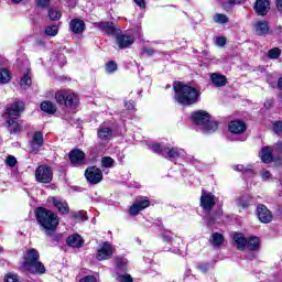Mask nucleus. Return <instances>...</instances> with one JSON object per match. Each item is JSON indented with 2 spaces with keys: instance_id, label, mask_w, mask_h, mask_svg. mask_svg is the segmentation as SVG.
Wrapping results in <instances>:
<instances>
[{
  "instance_id": "1",
  "label": "nucleus",
  "mask_w": 282,
  "mask_h": 282,
  "mask_svg": "<svg viewBox=\"0 0 282 282\" xmlns=\"http://www.w3.org/2000/svg\"><path fill=\"white\" fill-rule=\"evenodd\" d=\"M35 217L42 230H44L46 237H51L52 241H61L63 236L61 234H56L59 219L58 216L54 214V212L39 207L35 210Z\"/></svg>"
},
{
  "instance_id": "2",
  "label": "nucleus",
  "mask_w": 282,
  "mask_h": 282,
  "mask_svg": "<svg viewBox=\"0 0 282 282\" xmlns=\"http://www.w3.org/2000/svg\"><path fill=\"white\" fill-rule=\"evenodd\" d=\"M173 89L175 91L174 100L184 107L195 105V102H197L199 99V93L197 89L188 85H184L183 83L175 82L173 84Z\"/></svg>"
},
{
  "instance_id": "3",
  "label": "nucleus",
  "mask_w": 282,
  "mask_h": 282,
  "mask_svg": "<svg viewBox=\"0 0 282 282\" xmlns=\"http://www.w3.org/2000/svg\"><path fill=\"white\" fill-rule=\"evenodd\" d=\"M41 254L36 249H28L24 254V261L22 262V270L30 274H45L46 269L43 262L39 261Z\"/></svg>"
},
{
  "instance_id": "4",
  "label": "nucleus",
  "mask_w": 282,
  "mask_h": 282,
  "mask_svg": "<svg viewBox=\"0 0 282 282\" xmlns=\"http://www.w3.org/2000/svg\"><path fill=\"white\" fill-rule=\"evenodd\" d=\"M193 122L202 127L203 133H214L219 129L217 121L210 120V115L204 110H198L192 115Z\"/></svg>"
},
{
  "instance_id": "5",
  "label": "nucleus",
  "mask_w": 282,
  "mask_h": 282,
  "mask_svg": "<svg viewBox=\"0 0 282 282\" xmlns=\"http://www.w3.org/2000/svg\"><path fill=\"white\" fill-rule=\"evenodd\" d=\"M55 100L57 105H64V107H68L69 109H76L80 104V98L76 93L62 90L55 94Z\"/></svg>"
},
{
  "instance_id": "6",
  "label": "nucleus",
  "mask_w": 282,
  "mask_h": 282,
  "mask_svg": "<svg viewBox=\"0 0 282 282\" xmlns=\"http://www.w3.org/2000/svg\"><path fill=\"white\" fill-rule=\"evenodd\" d=\"M152 151L159 155H163L167 160H176L180 158L184 151L177 150V148H166L160 143L152 144Z\"/></svg>"
},
{
  "instance_id": "7",
  "label": "nucleus",
  "mask_w": 282,
  "mask_h": 282,
  "mask_svg": "<svg viewBox=\"0 0 282 282\" xmlns=\"http://www.w3.org/2000/svg\"><path fill=\"white\" fill-rule=\"evenodd\" d=\"M54 177V172H52V167L47 165H40L35 170V180L40 182V184H50Z\"/></svg>"
},
{
  "instance_id": "8",
  "label": "nucleus",
  "mask_w": 282,
  "mask_h": 282,
  "mask_svg": "<svg viewBox=\"0 0 282 282\" xmlns=\"http://www.w3.org/2000/svg\"><path fill=\"white\" fill-rule=\"evenodd\" d=\"M22 111H25V104L23 101H13L7 106L3 118H21Z\"/></svg>"
},
{
  "instance_id": "9",
  "label": "nucleus",
  "mask_w": 282,
  "mask_h": 282,
  "mask_svg": "<svg viewBox=\"0 0 282 282\" xmlns=\"http://www.w3.org/2000/svg\"><path fill=\"white\" fill-rule=\"evenodd\" d=\"M111 257H113V246L109 241L99 245L96 253L97 261H107Z\"/></svg>"
},
{
  "instance_id": "10",
  "label": "nucleus",
  "mask_w": 282,
  "mask_h": 282,
  "mask_svg": "<svg viewBox=\"0 0 282 282\" xmlns=\"http://www.w3.org/2000/svg\"><path fill=\"white\" fill-rule=\"evenodd\" d=\"M85 177L90 184H100L102 182V171L96 166L88 167Z\"/></svg>"
},
{
  "instance_id": "11",
  "label": "nucleus",
  "mask_w": 282,
  "mask_h": 282,
  "mask_svg": "<svg viewBox=\"0 0 282 282\" xmlns=\"http://www.w3.org/2000/svg\"><path fill=\"white\" fill-rule=\"evenodd\" d=\"M257 215L261 224H270L273 219L272 212H270L265 205H258Z\"/></svg>"
},
{
  "instance_id": "12",
  "label": "nucleus",
  "mask_w": 282,
  "mask_h": 282,
  "mask_svg": "<svg viewBox=\"0 0 282 282\" xmlns=\"http://www.w3.org/2000/svg\"><path fill=\"white\" fill-rule=\"evenodd\" d=\"M200 206L204 210H213V207L215 206V195L203 191L200 196Z\"/></svg>"
},
{
  "instance_id": "13",
  "label": "nucleus",
  "mask_w": 282,
  "mask_h": 282,
  "mask_svg": "<svg viewBox=\"0 0 282 282\" xmlns=\"http://www.w3.org/2000/svg\"><path fill=\"white\" fill-rule=\"evenodd\" d=\"M151 206V202L149 199L144 200H137L129 209V215L131 217H135L137 215L140 214V212L144 210V208H149Z\"/></svg>"
},
{
  "instance_id": "14",
  "label": "nucleus",
  "mask_w": 282,
  "mask_h": 282,
  "mask_svg": "<svg viewBox=\"0 0 282 282\" xmlns=\"http://www.w3.org/2000/svg\"><path fill=\"white\" fill-rule=\"evenodd\" d=\"M4 126L9 133H21L22 126L19 123V118H4Z\"/></svg>"
},
{
  "instance_id": "15",
  "label": "nucleus",
  "mask_w": 282,
  "mask_h": 282,
  "mask_svg": "<svg viewBox=\"0 0 282 282\" xmlns=\"http://www.w3.org/2000/svg\"><path fill=\"white\" fill-rule=\"evenodd\" d=\"M134 41H135V39L129 34L117 35V44L120 47V50L131 47V45H133Z\"/></svg>"
},
{
  "instance_id": "16",
  "label": "nucleus",
  "mask_w": 282,
  "mask_h": 282,
  "mask_svg": "<svg viewBox=\"0 0 282 282\" xmlns=\"http://www.w3.org/2000/svg\"><path fill=\"white\" fill-rule=\"evenodd\" d=\"M231 239L237 250H246L248 248V239H246L243 234L235 232L231 235Z\"/></svg>"
},
{
  "instance_id": "17",
  "label": "nucleus",
  "mask_w": 282,
  "mask_h": 282,
  "mask_svg": "<svg viewBox=\"0 0 282 282\" xmlns=\"http://www.w3.org/2000/svg\"><path fill=\"white\" fill-rule=\"evenodd\" d=\"M254 10L259 17H265L270 12V0H257Z\"/></svg>"
},
{
  "instance_id": "18",
  "label": "nucleus",
  "mask_w": 282,
  "mask_h": 282,
  "mask_svg": "<svg viewBox=\"0 0 282 282\" xmlns=\"http://www.w3.org/2000/svg\"><path fill=\"white\" fill-rule=\"evenodd\" d=\"M85 152H83L79 149L73 150L69 153V160L72 164H75V166H78L80 164H85Z\"/></svg>"
},
{
  "instance_id": "19",
  "label": "nucleus",
  "mask_w": 282,
  "mask_h": 282,
  "mask_svg": "<svg viewBox=\"0 0 282 282\" xmlns=\"http://www.w3.org/2000/svg\"><path fill=\"white\" fill-rule=\"evenodd\" d=\"M41 147H43V133L35 132L30 142L31 153H39Z\"/></svg>"
},
{
  "instance_id": "20",
  "label": "nucleus",
  "mask_w": 282,
  "mask_h": 282,
  "mask_svg": "<svg viewBox=\"0 0 282 282\" xmlns=\"http://www.w3.org/2000/svg\"><path fill=\"white\" fill-rule=\"evenodd\" d=\"M51 202L62 215H67V213H69V206L67 205V202L63 200V198L52 197Z\"/></svg>"
},
{
  "instance_id": "21",
  "label": "nucleus",
  "mask_w": 282,
  "mask_h": 282,
  "mask_svg": "<svg viewBox=\"0 0 282 282\" xmlns=\"http://www.w3.org/2000/svg\"><path fill=\"white\" fill-rule=\"evenodd\" d=\"M66 243L67 246H69V248H83V246L85 245V240H83V237H80V235L73 234L67 238Z\"/></svg>"
},
{
  "instance_id": "22",
  "label": "nucleus",
  "mask_w": 282,
  "mask_h": 282,
  "mask_svg": "<svg viewBox=\"0 0 282 282\" xmlns=\"http://www.w3.org/2000/svg\"><path fill=\"white\" fill-rule=\"evenodd\" d=\"M69 29L74 34H83V32H85V21L80 19H73L69 22Z\"/></svg>"
},
{
  "instance_id": "23",
  "label": "nucleus",
  "mask_w": 282,
  "mask_h": 282,
  "mask_svg": "<svg viewBox=\"0 0 282 282\" xmlns=\"http://www.w3.org/2000/svg\"><path fill=\"white\" fill-rule=\"evenodd\" d=\"M97 135H98L99 140L107 142V141L111 140V138H113V130H111V128H109V127L101 126V127H99V129L97 131Z\"/></svg>"
},
{
  "instance_id": "24",
  "label": "nucleus",
  "mask_w": 282,
  "mask_h": 282,
  "mask_svg": "<svg viewBox=\"0 0 282 282\" xmlns=\"http://www.w3.org/2000/svg\"><path fill=\"white\" fill-rule=\"evenodd\" d=\"M210 80L214 85V87H226L228 79L226 76L218 74V73H213L210 75Z\"/></svg>"
},
{
  "instance_id": "25",
  "label": "nucleus",
  "mask_w": 282,
  "mask_h": 282,
  "mask_svg": "<svg viewBox=\"0 0 282 282\" xmlns=\"http://www.w3.org/2000/svg\"><path fill=\"white\" fill-rule=\"evenodd\" d=\"M230 133H243L246 131V123L243 121H231L229 123Z\"/></svg>"
},
{
  "instance_id": "26",
  "label": "nucleus",
  "mask_w": 282,
  "mask_h": 282,
  "mask_svg": "<svg viewBox=\"0 0 282 282\" xmlns=\"http://www.w3.org/2000/svg\"><path fill=\"white\" fill-rule=\"evenodd\" d=\"M254 30L258 36H263V34H268V32H270V26L268 25V22L261 21L256 23Z\"/></svg>"
},
{
  "instance_id": "27",
  "label": "nucleus",
  "mask_w": 282,
  "mask_h": 282,
  "mask_svg": "<svg viewBox=\"0 0 282 282\" xmlns=\"http://www.w3.org/2000/svg\"><path fill=\"white\" fill-rule=\"evenodd\" d=\"M97 28H99L101 32H106V34H113L116 32L113 22H99L97 23Z\"/></svg>"
},
{
  "instance_id": "28",
  "label": "nucleus",
  "mask_w": 282,
  "mask_h": 282,
  "mask_svg": "<svg viewBox=\"0 0 282 282\" xmlns=\"http://www.w3.org/2000/svg\"><path fill=\"white\" fill-rule=\"evenodd\" d=\"M12 80V73L8 68H0V85H8Z\"/></svg>"
},
{
  "instance_id": "29",
  "label": "nucleus",
  "mask_w": 282,
  "mask_h": 282,
  "mask_svg": "<svg viewBox=\"0 0 282 282\" xmlns=\"http://www.w3.org/2000/svg\"><path fill=\"white\" fill-rule=\"evenodd\" d=\"M224 241H225L224 235L219 232L213 234L209 239V243H212V246H215V247L224 246Z\"/></svg>"
},
{
  "instance_id": "30",
  "label": "nucleus",
  "mask_w": 282,
  "mask_h": 282,
  "mask_svg": "<svg viewBox=\"0 0 282 282\" xmlns=\"http://www.w3.org/2000/svg\"><path fill=\"white\" fill-rule=\"evenodd\" d=\"M40 107L45 113H56V104L52 101H43Z\"/></svg>"
},
{
  "instance_id": "31",
  "label": "nucleus",
  "mask_w": 282,
  "mask_h": 282,
  "mask_svg": "<svg viewBox=\"0 0 282 282\" xmlns=\"http://www.w3.org/2000/svg\"><path fill=\"white\" fill-rule=\"evenodd\" d=\"M260 158H261L262 162H264V164H270V162H272V149L262 148Z\"/></svg>"
},
{
  "instance_id": "32",
  "label": "nucleus",
  "mask_w": 282,
  "mask_h": 282,
  "mask_svg": "<svg viewBox=\"0 0 282 282\" xmlns=\"http://www.w3.org/2000/svg\"><path fill=\"white\" fill-rule=\"evenodd\" d=\"M116 164V161L111 159L110 156H104L101 158V166L102 169H111Z\"/></svg>"
},
{
  "instance_id": "33",
  "label": "nucleus",
  "mask_w": 282,
  "mask_h": 282,
  "mask_svg": "<svg viewBox=\"0 0 282 282\" xmlns=\"http://www.w3.org/2000/svg\"><path fill=\"white\" fill-rule=\"evenodd\" d=\"M247 247L251 250H257L259 248V237H251L247 240Z\"/></svg>"
},
{
  "instance_id": "34",
  "label": "nucleus",
  "mask_w": 282,
  "mask_h": 282,
  "mask_svg": "<svg viewBox=\"0 0 282 282\" xmlns=\"http://www.w3.org/2000/svg\"><path fill=\"white\" fill-rule=\"evenodd\" d=\"M32 85V77H30L29 74H24L22 78L20 79V86L21 87H30Z\"/></svg>"
},
{
  "instance_id": "35",
  "label": "nucleus",
  "mask_w": 282,
  "mask_h": 282,
  "mask_svg": "<svg viewBox=\"0 0 282 282\" xmlns=\"http://www.w3.org/2000/svg\"><path fill=\"white\" fill-rule=\"evenodd\" d=\"M45 34L47 36H56V34H58V26L57 25L46 26Z\"/></svg>"
},
{
  "instance_id": "36",
  "label": "nucleus",
  "mask_w": 282,
  "mask_h": 282,
  "mask_svg": "<svg viewBox=\"0 0 282 282\" xmlns=\"http://www.w3.org/2000/svg\"><path fill=\"white\" fill-rule=\"evenodd\" d=\"M48 18L51 19V21H58V19H61V11H58L57 9H51L48 11Z\"/></svg>"
},
{
  "instance_id": "37",
  "label": "nucleus",
  "mask_w": 282,
  "mask_h": 282,
  "mask_svg": "<svg viewBox=\"0 0 282 282\" xmlns=\"http://www.w3.org/2000/svg\"><path fill=\"white\" fill-rule=\"evenodd\" d=\"M269 58L276 59L281 56V50L279 47L271 48L268 53Z\"/></svg>"
},
{
  "instance_id": "38",
  "label": "nucleus",
  "mask_w": 282,
  "mask_h": 282,
  "mask_svg": "<svg viewBox=\"0 0 282 282\" xmlns=\"http://www.w3.org/2000/svg\"><path fill=\"white\" fill-rule=\"evenodd\" d=\"M235 171H240L242 173H254V171L252 170V166H250V165L245 166L241 164L236 165Z\"/></svg>"
},
{
  "instance_id": "39",
  "label": "nucleus",
  "mask_w": 282,
  "mask_h": 282,
  "mask_svg": "<svg viewBox=\"0 0 282 282\" xmlns=\"http://www.w3.org/2000/svg\"><path fill=\"white\" fill-rule=\"evenodd\" d=\"M4 282H19V275L13 272H9L4 276Z\"/></svg>"
},
{
  "instance_id": "40",
  "label": "nucleus",
  "mask_w": 282,
  "mask_h": 282,
  "mask_svg": "<svg viewBox=\"0 0 282 282\" xmlns=\"http://www.w3.org/2000/svg\"><path fill=\"white\" fill-rule=\"evenodd\" d=\"M215 23H228V17L226 14L218 13L214 17Z\"/></svg>"
},
{
  "instance_id": "41",
  "label": "nucleus",
  "mask_w": 282,
  "mask_h": 282,
  "mask_svg": "<svg viewBox=\"0 0 282 282\" xmlns=\"http://www.w3.org/2000/svg\"><path fill=\"white\" fill-rule=\"evenodd\" d=\"M237 205L240 208H248V206H250V199L246 198V197H240L237 202Z\"/></svg>"
},
{
  "instance_id": "42",
  "label": "nucleus",
  "mask_w": 282,
  "mask_h": 282,
  "mask_svg": "<svg viewBox=\"0 0 282 282\" xmlns=\"http://www.w3.org/2000/svg\"><path fill=\"white\" fill-rule=\"evenodd\" d=\"M116 69H118V64H116L115 62H109L106 65V72H108V74H113V72H116Z\"/></svg>"
},
{
  "instance_id": "43",
  "label": "nucleus",
  "mask_w": 282,
  "mask_h": 282,
  "mask_svg": "<svg viewBox=\"0 0 282 282\" xmlns=\"http://www.w3.org/2000/svg\"><path fill=\"white\" fill-rule=\"evenodd\" d=\"M124 265H127V260L123 258L116 259V267L118 270H124Z\"/></svg>"
},
{
  "instance_id": "44",
  "label": "nucleus",
  "mask_w": 282,
  "mask_h": 282,
  "mask_svg": "<svg viewBox=\"0 0 282 282\" xmlns=\"http://www.w3.org/2000/svg\"><path fill=\"white\" fill-rule=\"evenodd\" d=\"M119 282H133V278L130 274L117 275Z\"/></svg>"
},
{
  "instance_id": "45",
  "label": "nucleus",
  "mask_w": 282,
  "mask_h": 282,
  "mask_svg": "<svg viewBox=\"0 0 282 282\" xmlns=\"http://www.w3.org/2000/svg\"><path fill=\"white\" fill-rule=\"evenodd\" d=\"M273 131L274 133H276L278 135H281L282 133V122L278 121L273 124Z\"/></svg>"
},
{
  "instance_id": "46",
  "label": "nucleus",
  "mask_w": 282,
  "mask_h": 282,
  "mask_svg": "<svg viewBox=\"0 0 282 282\" xmlns=\"http://www.w3.org/2000/svg\"><path fill=\"white\" fill-rule=\"evenodd\" d=\"M124 107L126 109H128V111H133V109H135V101L133 100L124 101Z\"/></svg>"
},
{
  "instance_id": "47",
  "label": "nucleus",
  "mask_w": 282,
  "mask_h": 282,
  "mask_svg": "<svg viewBox=\"0 0 282 282\" xmlns=\"http://www.w3.org/2000/svg\"><path fill=\"white\" fill-rule=\"evenodd\" d=\"M261 177H262L263 182H268V180H270V177H272V174L268 170H262Z\"/></svg>"
},
{
  "instance_id": "48",
  "label": "nucleus",
  "mask_w": 282,
  "mask_h": 282,
  "mask_svg": "<svg viewBox=\"0 0 282 282\" xmlns=\"http://www.w3.org/2000/svg\"><path fill=\"white\" fill-rule=\"evenodd\" d=\"M35 3L39 8H47V6H50V0H35Z\"/></svg>"
},
{
  "instance_id": "49",
  "label": "nucleus",
  "mask_w": 282,
  "mask_h": 282,
  "mask_svg": "<svg viewBox=\"0 0 282 282\" xmlns=\"http://www.w3.org/2000/svg\"><path fill=\"white\" fill-rule=\"evenodd\" d=\"M79 282H98V279H96V276H94V275H87V276L80 279Z\"/></svg>"
},
{
  "instance_id": "50",
  "label": "nucleus",
  "mask_w": 282,
  "mask_h": 282,
  "mask_svg": "<svg viewBox=\"0 0 282 282\" xmlns=\"http://www.w3.org/2000/svg\"><path fill=\"white\" fill-rule=\"evenodd\" d=\"M7 164H8V166H17V158L8 156Z\"/></svg>"
},
{
  "instance_id": "51",
  "label": "nucleus",
  "mask_w": 282,
  "mask_h": 282,
  "mask_svg": "<svg viewBox=\"0 0 282 282\" xmlns=\"http://www.w3.org/2000/svg\"><path fill=\"white\" fill-rule=\"evenodd\" d=\"M135 6H138V8H141L142 10H144V8H147V2L145 0H133Z\"/></svg>"
},
{
  "instance_id": "52",
  "label": "nucleus",
  "mask_w": 282,
  "mask_h": 282,
  "mask_svg": "<svg viewBox=\"0 0 282 282\" xmlns=\"http://www.w3.org/2000/svg\"><path fill=\"white\" fill-rule=\"evenodd\" d=\"M216 45H218V47H224V45H226V37H217Z\"/></svg>"
},
{
  "instance_id": "53",
  "label": "nucleus",
  "mask_w": 282,
  "mask_h": 282,
  "mask_svg": "<svg viewBox=\"0 0 282 282\" xmlns=\"http://www.w3.org/2000/svg\"><path fill=\"white\" fill-rule=\"evenodd\" d=\"M209 269H210V264L198 265V270H200V272H208Z\"/></svg>"
},
{
  "instance_id": "54",
  "label": "nucleus",
  "mask_w": 282,
  "mask_h": 282,
  "mask_svg": "<svg viewBox=\"0 0 282 282\" xmlns=\"http://www.w3.org/2000/svg\"><path fill=\"white\" fill-rule=\"evenodd\" d=\"M243 1H246V0H229V6H235V4L243 3Z\"/></svg>"
},
{
  "instance_id": "55",
  "label": "nucleus",
  "mask_w": 282,
  "mask_h": 282,
  "mask_svg": "<svg viewBox=\"0 0 282 282\" xmlns=\"http://www.w3.org/2000/svg\"><path fill=\"white\" fill-rule=\"evenodd\" d=\"M276 8L282 13V0H276Z\"/></svg>"
},
{
  "instance_id": "56",
  "label": "nucleus",
  "mask_w": 282,
  "mask_h": 282,
  "mask_svg": "<svg viewBox=\"0 0 282 282\" xmlns=\"http://www.w3.org/2000/svg\"><path fill=\"white\" fill-rule=\"evenodd\" d=\"M80 217H82V221H87V213L82 212L79 213Z\"/></svg>"
},
{
  "instance_id": "57",
  "label": "nucleus",
  "mask_w": 282,
  "mask_h": 282,
  "mask_svg": "<svg viewBox=\"0 0 282 282\" xmlns=\"http://www.w3.org/2000/svg\"><path fill=\"white\" fill-rule=\"evenodd\" d=\"M145 54H148L149 56H153V54H155V51H153V48H148L145 50Z\"/></svg>"
},
{
  "instance_id": "58",
  "label": "nucleus",
  "mask_w": 282,
  "mask_h": 282,
  "mask_svg": "<svg viewBox=\"0 0 282 282\" xmlns=\"http://www.w3.org/2000/svg\"><path fill=\"white\" fill-rule=\"evenodd\" d=\"M275 149H276V151H280V153H282V142H278L275 144Z\"/></svg>"
},
{
  "instance_id": "59",
  "label": "nucleus",
  "mask_w": 282,
  "mask_h": 282,
  "mask_svg": "<svg viewBox=\"0 0 282 282\" xmlns=\"http://www.w3.org/2000/svg\"><path fill=\"white\" fill-rule=\"evenodd\" d=\"M278 87H279V89H282V77L278 82Z\"/></svg>"
},
{
  "instance_id": "60",
  "label": "nucleus",
  "mask_w": 282,
  "mask_h": 282,
  "mask_svg": "<svg viewBox=\"0 0 282 282\" xmlns=\"http://www.w3.org/2000/svg\"><path fill=\"white\" fill-rule=\"evenodd\" d=\"M272 105V101L271 100H268L265 104H264V107H271Z\"/></svg>"
},
{
  "instance_id": "61",
  "label": "nucleus",
  "mask_w": 282,
  "mask_h": 282,
  "mask_svg": "<svg viewBox=\"0 0 282 282\" xmlns=\"http://www.w3.org/2000/svg\"><path fill=\"white\" fill-rule=\"evenodd\" d=\"M23 0H12L13 3H21Z\"/></svg>"
},
{
  "instance_id": "62",
  "label": "nucleus",
  "mask_w": 282,
  "mask_h": 282,
  "mask_svg": "<svg viewBox=\"0 0 282 282\" xmlns=\"http://www.w3.org/2000/svg\"><path fill=\"white\" fill-rule=\"evenodd\" d=\"M0 252H3V247L2 246H0Z\"/></svg>"
}]
</instances>
